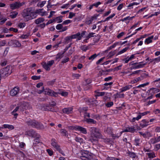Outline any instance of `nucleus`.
<instances>
[{
  "label": "nucleus",
  "mask_w": 160,
  "mask_h": 160,
  "mask_svg": "<svg viewBox=\"0 0 160 160\" xmlns=\"http://www.w3.org/2000/svg\"><path fill=\"white\" fill-rule=\"evenodd\" d=\"M80 48L84 52L86 51L88 49V47L86 45L82 46L80 47Z\"/></svg>",
  "instance_id": "48"
},
{
  "label": "nucleus",
  "mask_w": 160,
  "mask_h": 160,
  "mask_svg": "<svg viewBox=\"0 0 160 160\" xmlns=\"http://www.w3.org/2000/svg\"><path fill=\"white\" fill-rule=\"evenodd\" d=\"M56 28L58 30H61V32H64L68 29V28L67 26L63 27L62 24H59L56 26Z\"/></svg>",
  "instance_id": "15"
},
{
  "label": "nucleus",
  "mask_w": 160,
  "mask_h": 160,
  "mask_svg": "<svg viewBox=\"0 0 160 160\" xmlns=\"http://www.w3.org/2000/svg\"><path fill=\"white\" fill-rule=\"evenodd\" d=\"M72 76L74 78H78L80 76V75L78 74L73 73L72 74Z\"/></svg>",
  "instance_id": "59"
},
{
  "label": "nucleus",
  "mask_w": 160,
  "mask_h": 160,
  "mask_svg": "<svg viewBox=\"0 0 160 160\" xmlns=\"http://www.w3.org/2000/svg\"><path fill=\"white\" fill-rule=\"evenodd\" d=\"M26 134L29 136L33 137L35 138H39L40 137L39 135L36 133L32 130H31L27 131L26 132Z\"/></svg>",
  "instance_id": "11"
},
{
  "label": "nucleus",
  "mask_w": 160,
  "mask_h": 160,
  "mask_svg": "<svg viewBox=\"0 0 160 160\" xmlns=\"http://www.w3.org/2000/svg\"><path fill=\"white\" fill-rule=\"evenodd\" d=\"M63 54V53H58L56 56V59H60L62 58V55Z\"/></svg>",
  "instance_id": "50"
},
{
  "label": "nucleus",
  "mask_w": 160,
  "mask_h": 160,
  "mask_svg": "<svg viewBox=\"0 0 160 160\" xmlns=\"http://www.w3.org/2000/svg\"><path fill=\"white\" fill-rule=\"evenodd\" d=\"M46 1H45L39 2L38 4V6L42 8L43 7L44 5L46 3Z\"/></svg>",
  "instance_id": "38"
},
{
  "label": "nucleus",
  "mask_w": 160,
  "mask_h": 160,
  "mask_svg": "<svg viewBox=\"0 0 160 160\" xmlns=\"http://www.w3.org/2000/svg\"><path fill=\"white\" fill-rule=\"evenodd\" d=\"M134 131H135V129L134 127H128L124 130L123 131L121 132H120V135L122 134V133L123 132H134Z\"/></svg>",
  "instance_id": "19"
},
{
  "label": "nucleus",
  "mask_w": 160,
  "mask_h": 160,
  "mask_svg": "<svg viewBox=\"0 0 160 160\" xmlns=\"http://www.w3.org/2000/svg\"><path fill=\"white\" fill-rule=\"evenodd\" d=\"M112 129L111 127L108 128L105 130V132L108 134H111L112 132Z\"/></svg>",
  "instance_id": "52"
},
{
  "label": "nucleus",
  "mask_w": 160,
  "mask_h": 160,
  "mask_svg": "<svg viewBox=\"0 0 160 160\" xmlns=\"http://www.w3.org/2000/svg\"><path fill=\"white\" fill-rule=\"evenodd\" d=\"M62 90L59 89L57 91V92H55L54 91L53 96L56 97V95L58 94H61V92H62Z\"/></svg>",
  "instance_id": "51"
},
{
  "label": "nucleus",
  "mask_w": 160,
  "mask_h": 160,
  "mask_svg": "<svg viewBox=\"0 0 160 160\" xmlns=\"http://www.w3.org/2000/svg\"><path fill=\"white\" fill-rule=\"evenodd\" d=\"M154 38L153 36H151L146 38L145 40V43L146 44H148L152 42V39Z\"/></svg>",
  "instance_id": "21"
},
{
  "label": "nucleus",
  "mask_w": 160,
  "mask_h": 160,
  "mask_svg": "<svg viewBox=\"0 0 160 160\" xmlns=\"http://www.w3.org/2000/svg\"><path fill=\"white\" fill-rule=\"evenodd\" d=\"M41 109L42 110H49L50 111H53L52 110H51V108H50L49 105L47 104H43L41 105Z\"/></svg>",
  "instance_id": "22"
},
{
  "label": "nucleus",
  "mask_w": 160,
  "mask_h": 160,
  "mask_svg": "<svg viewBox=\"0 0 160 160\" xmlns=\"http://www.w3.org/2000/svg\"><path fill=\"white\" fill-rule=\"evenodd\" d=\"M140 143V140L138 138H136L135 139V144L136 146H138Z\"/></svg>",
  "instance_id": "62"
},
{
  "label": "nucleus",
  "mask_w": 160,
  "mask_h": 160,
  "mask_svg": "<svg viewBox=\"0 0 160 160\" xmlns=\"http://www.w3.org/2000/svg\"><path fill=\"white\" fill-rule=\"evenodd\" d=\"M68 94V93L66 91H63L62 90V92H61V95L63 96L66 97L67 96Z\"/></svg>",
  "instance_id": "57"
},
{
  "label": "nucleus",
  "mask_w": 160,
  "mask_h": 160,
  "mask_svg": "<svg viewBox=\"0 0 160 160\" xmlns=\"http://www.w3.org/2000/svg\"><path fill=\"white\" fill-rule=\"evenodd\" d=\"M115 13H113L112 15H110L109 17H107L105 20H104L103 22H105L106 21H109L110 19L112 18L115 16Z\"/></svg>",
  "instance_id": "44"
},
{
  "label": "nucleus",
  "mask_w": 160,
  "mask_h": 160,
  "mask_svg": "<svg viewBox=\"0 0 160 160\" xmlns=\"http://www.w3.org/2000/svg\"><path fill=\"white\" fill-rule=\"evenodd\" d=\"M73 39H77V41L81 40V37L80 36V33L78 32L75 34L72 35Z\"/></svg>",
  "instance_id": "23"
},
{
  "label": "nucleus",
  "mask_w": 160,
  "mask_h": 160,
  "mask_svg": "<svg viewBox=\"0 0 160 160\" xmlns=\"http://www.w3.org/2000/svg\"><path fill=\"white\" fill-rule=\"evenodd\" d=\"M154 148L155 150L158 151L160 149V143L154 145Z\"/></svg>",
  "instance_id": "55"
},
{
  "label": "nucleus",
  "mask_w": 160,
  "mask_h": 160,
  "mask_svg": "<svg viewBox=\"0 0 160 160\" xmlns=\"http://www.w3.org/2000/svg\"><path fill=\"white\" fill-rule=\"evenodd\" d=\"M75 139L76 142H78L80 143H82L83 142V139L80 137H76Z\"/></svg>",
  "instance_id": "47"
},
{
  "label": "nucleus",
  "mask_w": 160,
  "mask_h": 160,
  "mask_svg": "<svg viewBox=\"0 0 160 160\" xmlns=\"http://www.w3.org/2000/svg\"><path fill=\"white\" fill-rule=\"evenodd\" d=\"M26 122L28 125L32 127L41 129L44 128L42 124L39 123L34 120H29L27 121Z\"/></svg>",
  "instance_id": "4"
},
{
  "label": "nucleus",
  "mask_w": 160,
  "mask_h": 160,
  "mask_svg": "<svg viewBox=\"0 0 160 160\" xmlns=\"http://www.w3.org/2000/svg\"><path fill=\"white\" fill-rule=\"evenodd\" d=\"M132 87V85H127L120 89L121 90V92H123L127 90H129Z\"/></svg>",
  "instance_id": "25"
},
{
  "label": "nucleus",
  "mask_w": 160,
  "mask_h": 160,
  "mask_svg": "<svg viewBox=\"0 0 160 160\" xmlns=\"http://www.w3.org/2000/svg\"><path fill=\"white\" fill-rule=\"evenodd\" d=\"M18 110H19V107L18 106L12 112V114L14 116L15 118H16L18 115V114L16 113L15 112Z\"/></svg>",
  "instance_id": "34"
},
{
  "label": "nucleus",
  "mask_w": 160,
  "mask_h": 160,
  "mask_svg": "<svg viewBox=\"0 0 160 160\" xmlns=\"http://www.w3.org/2000/svg\"><path fill=\"white\" fill-rule=\"evenodd\" d=\"M90 117L96 119L97 120L99 119H100V117L98 115H95L93 114H91Z\"/></svg>",
  "instance_id": "46"
},
{
  "label": "nucleus",
  "mask_w": 160,
  "mask_h": 160,
  "mask_svg": "<svg viewBox=\"0 0 160 160\" xmlns=\"http://www.w3.org/2000/svg\"><path fill=\"white\" fill-rule=\"evenodd\" d=\"M147 155L149 158H153L156 157V156L154 153V152H150L147 153Z\"/></svg>",
  "instance_id": "41"
},
{
  "label": "nucleus",
  "mask_w": 160,
  "mask_h": 160,
  "mask_svg": "<svg viewBox=\"0 0 160 160\" xmlns=\"http://www.w3.org/2000/svg\"><path fill=\"white\" fill-rule=\"evenodd\" d=\"M89 131L91 133V136L89 139L92 142H94L97 141V139L101 137V134L99 130L95 127H91Z\"/></svg>",
  "instance_id": "1"
},
{
  "label": "nucleus",
  "mask_w": 160,
  "mask_h": 160,
  "mask_svg": "<svg viewBox=\"0 0 160 160\" xmlns=\"http://www.w3.org/2000/svg\"><path fill=\"white\" fill-rule=\"evenodd\" d=\"M120 42H115L114 43H113V44H112V45L110 46L108 48V50H110L111 49H112L114 48L116 46L120 45Z\"/></svg>",
  "instance_id": "29"
},
{
  "label": "nucleus",
  "mask_w": 160,
  "mask_h": 160,
  "mask_svg": "<svg viewBox=\"0 0 160 160\" xmlns=\"http://www.w3.org/2000/svg\"><path fill=\"white\" fill-rule=\"evenodd\" d=\"M98 16L94 15L92 17L90 20L86 21V23L88 25H89L91 24L93 20L94 19H96Z\"/></svg>",
  "instance_id": "31"
},
{
  "label": "nucleus",
  "mask_w": 160,
  "mask_h": 160,
  "mask_svg": "<svg viewBox=\"0 0 160 160\" xmlns=\"http://www.w3.org/2000/svg\"><path fill=\"white\" fill-rule=\"evenodd\" d=\"M51 145L52 147L55 150L58 151L63 156H65V154L63 151L60 148V146L58 144L56 140L54 139L51 140Z\"/></svg>",
  "instance_id": "5"
},
{
  "label": "nucleus",
  "mask_w": 160,
  "mask_h": 160,
  "mask_svg": "<svg viewBox=\"0 0 160 160\" xmlns=\"http://www.w3.org/2000/svg\"><path fill=\"white\" fill-rule=\"evenodd\" d=\"M59 133L62 136H68V132L66 130L63 129H60Z\"/></svg>",
  "instance_id": "24"
},
{
  "label": "nucleus",
  "mask_w": 160,
  "mask_h": 160,
  "mask_svg": "<svg viewBox=\"0 0 160 160\" xmlns=\"http://www.w3.org/2000/svg\"><path fill=\"white\" fill-rule=\"evenodd\" d=\"M18 106L19 107V110L23 111L25 109L29 108V104L28 102H23L18 104Z\"/></svg>",
  "instance_id": "7"
},
{
  "label": "nucleus",
  "mask_w": 160,
  "mask_h": 160,
  "mask_svg": "<svg viewBox=\"0 0 160 160\" xmlns=\"http://www.w3.org/2000/svg\"><path fill=\"white\" fill-rule=\"evenodd\" d=\"M7 61L5 60H2L1 61L0 65L1 66H4L6 65Z\"/></svg>",
  "instance_id": "64"
},
{
  "label": "nucleus",
  "mask_w": 160,
  "mask_h": 160,
  "mask_svg": "<svg viewBox=\"0 0 160 160\" xmlns=\"http://www.w3.org/2000/svg\"><path fill=\"white\" fill-rule=\"evenodd\" d=\"M158 141L156 138H153L151 139L149 141V143L150 144H154L158 142Z\"/></svg>",
  "instance_id": "37"
},
{
  "label": "nucleus",
  "mask_w": 160,
  "mask_h": 160,
  "mask_svg": "<svg viewBox=\"0 0 160 160\" xmlns=\"http://www.w3.org/2000/svg\"><path fill=\"white\" fill-rule=\"evenodd\" d=\"M62 16H60L56 17L55 19H54V22H57V23H59L62 22Z\"/></svg>",
  "instance_id": "33"
},
{
  "label": "nucleus",
  "mask_w": 160,
  "mask_h": 160,
  "mask_svg": "<svg viewBox=\"0 0 160 160\" xmlns=\"http://www.w3.org/2000/svg\"><path fill=\"white\" fill-rule=\"evenodd\" d=\"M115 98H123L124 97V94H120L119 93H117L114 95Z\"/></svg>",
  "instance_id": "39"
},
{
  "label": "nucleus",
  "mask_w": 160,
  "mask_h": 160,
  "mask_svg": "<svg viewBox=\"0 0 160 160\" xmlns=\"http://www.w3.org/2000/svg\"><path fill=\"white\" fill-rule=\"evenodd\" d=\"M36 139H35L33 142V144L35 146L38 144H39L40 142L39 140L38 139V138H36Z\"/></svg>",
  "instance_id": "56"
},
{
  "label": "nucleus",
  "mask_w": 160,
  "mask_h": 160,
  "mask_svg": "<svg viewBox=\"0 0 160 160\" xmlns=\"http://www.w3.org/2000/svg\"><path fill=\"white\" fill-rule=\"evenodd\" d=\"M72 128L73 130L79 131L83 134H86L87 133L86 129L80 126H74L72 127Z\"/></svg>",
  "instance_id": "12"
},
{
  "label": "nucleus",
  "mask_w": 160,
  "mask_h": 160,
  "mask_svg": "<svg viewBox=\"0 0 160 160\" xmlns=\"http://www.w3.org/2000/svg\"><path fill=\"white\" fill-rule=\"evenodd\" d=\"M88 110L87 107L80 108L79 109L80 112L83 113L87 111Z\"/></svg>",
  "instance_id": "43"
},
{
  "label": "nucleus",
  "mask_w": 160,
  "mask_h": 160,
  "mask_svg": "<svg viewBox=\"0 0 160 160\" xmlns=\"http://www.w3.org/2000/svg\"><path fill=\"white\" fill-rule=\"evenodd\" d=\"M84 121H86L88 123L95 124L96 122L95 121L91 118H85Z\"/></svg>",
  "instance_id": "27"
},
{
  "label": "nucleus",
  "mask_w": 160,
  "mask_h": 160,
  "mask_svg": "<svg viewBox=\"0 0 160 160\" xmlns=\"http://www.w3.org/2000/svg\"><path fill=\"white\" fill-rule=\"evenodd\" d=\"M1 72L2 77L8 76L12 72V67L10 66H7L6 68L1 70Z\"/></svg>",
  "instance_id": "6"
},
{
  "label": "nucleus",
  "mask_w": 160,
  "mask_h": 160,
  "mask_svg": "<svg viewBox=\"0 0 160 160\" xmlns=\"http://www.w3.org/2000/svg\"><path fill=\"white\" fill-rule=\"evenodd\" d=\"M25 26L26 23L24 22H20L18 25V27L20 28H23Z\"/></svg>",
  "instance_id": "42"
},
{
  "label": "nucleus",
  "mask_w": 160,
  "mask_h": 160,
  "mask_svg": "<svg viewBox=\"0 0 160 160\" xmlns=\"http://www.w3.org/2000/svg\"><path fill=\"white\" fill-rule=\"evenodd\" d=\"M22 15L25 20L27 21L32 19L35 18L36 16H35V12H32L29 8L24 10Z\"/></svg>",
  "instance_id": "2"
},
{
  "label": "nucleus",
  "mask_w": 160,
  "mask_h": 160,
  "mask_svg": "<svg viewBox=\"0 0 160 160\" xmlns=\"http://www.w3.org/2000/svg\"><path fill=\"white\" fill-rule=\"evenodd\" d=\"M43 9H40L36 10L35 12V16L36 14H38L41 16H46L47 15V13L46 11H43Z\"/></svg>",
  "instance_id": "14"
},
{
  "label": "nucleus",
  "mask_w": 160,
  "mask_h": 160,
  "mask_svg": "<svg viewBox=\"0 0 160 160\" xmlns=\"http://www.w3.org/2000/svg\"><path fill=\"white\" fill-rule=\"evenodd\" d=\"M8 44L9 46L14 47H19L21 46L20 43L17 40H11L8 42Z\"/></svg>",
  "instance_id": "13"
},
{
  "label": "nucleus",
  "mask_w": 160,
  "mask_h": 160,
  "mask_svg": "<svg viewBox=\"0 0 160 160\" xmlns=\"http://www.w3.org/2000/svg\"><path fill=\"white\" fill-rule=\"evenodd\" d=\"M30 36V34L29 33H27L25 34H23L21 36V38L22 39H26L28 38V37Z\"/></svg>",
  "instance_id": "45"
},
{
  "label": "nucleus",
  "mask_w": 160,
  "mask_h": 160,
  "mask_svg": "<svg viewBox=\"0 0 160 160\" xmlns=\"http://www.w3.org/2000/svg\"><path fill=\"white\" fill-rule=\"evenodd\" d=\"M73 109L72 107L65 108L62 109V111L63 113L67 114L72 113L73 112Z\"/></svg>",
  "instance_id": "16"
},
{
  "label": "nucleus",
  "mask_w": 160,
  "mask_h": 160,
  "mask_svg": "<svg viewBox=\"0 0 160 160\" xmlns=\"http://www.w3.org/2000/svg\"><path fill=\"white\" fill-rule=\"evenodd\" d=\"M3 128H8L10 130L13 129L14 128V127L12 125L7 124H4L3 125Z\"/></svg>",
  "instance_id": "30"
},
{
  "label": "nucleus",
  "mask_w": 160,
  "mask_h": 160,
  "mask_svg": "<svg viewBox=\"0 0 160 160\" xmlns=\"http://www.w3.org/2000/svg\"><path fill=\"white\" fill-rule=\"evenodd\" d=\"M129 49V47H125L121 50L119 51L117 55H120L124 53L125 52H126L127 50H128Z\"/></svg>",
  "instance_id": "32"
},
{
  "label": "nucleus",
  "mask_w": 160,
  "mask_h": 160,
  "mask_svg": "<svg viewBox=\"0 0 160 160\" xmlns=\"http://www.w3.org/2000/svg\"><path fill=\"white\" fill-rule=\"evenodd\" d=\"M114 54L115 52L114 51H112L109 52L108 56L109 58H111Z\"/></svg>",
  "instance_id": "61"
},
{
  "label": "nucleus",
  "mask_w": 160,
  "mask_h": 160,
  "mask_svg": "<svg viewBox=\"0 0 160 160\" xmlns=\"http://www.w3.org/2000/svg\"><path fill=\"white\" fill-rule=\"evenodd\" d=\"M97 56L98 55L96 54H94L89 57L88 59L90 60H93L94 59L96 58Z\"/></svg>",
  "instance_id": "53"
},
{
  "label": "nucleus",
  "mask_w": 160,
  "mask_h": 160,
  "mask_svg": "<svg viewBox=\"0 0 160 160\" xmlns=\"http://www.w3.org/2000/svg\"><path fill=\"white\" fill-rule=\"evenodd\" d=\"M149 113V111H146L142 113L140 112L139 113L138 115V118H137V119H140L142 117L147 115Z\"/></svg>",
  "instance_id": "28"
},
{
  "label": "nucleus",
  "mask_w": 160,
  "mask_h": 160,
  "mask_svg": "<svg viewBox=\"0 0 160 160\" xmlns=\"http://www.w3.org/2000/svg\"><path fill=\"white\" fill-rule=\"evenodd\" d=\"M24 4V2L20 3L18 2H16L15 3L10 4V7L11 9H18Z\"/></svg>",
  "instance_id": "10"
},
{
  "label": "nucleus",
  "mask_w": 160,
  "mask_h": 160,
  "mask_svg": "<svg viewBox=\"0 0 160 160\" xmlns=\"http://www.w3.org/2000/svg\"><path fill=\"white\" fill-rule=\"evenodd\" d=\"M130 64L132 65L131 67V69H136L141 68L146 65V63H143L142 62L135 63H132V62H131L130 63Z\"/></svg>",
  "instance_id": "9"
},
{
  "label": "nucleus",
  "mask_w": 160,
  "mask_h": 160,
  "mask_svg": "<svg viewBox=\"0 0 160 160\" xmlns=\"http://www.w3.org/2000/svg\"><path fill=\"white\" fill-rule=\"evenodd\" d=\"M54 61L53 60L49 61L47 63L44 62L42 64L43 68L46 70L49 71L50 70V68L53 64Z\"/></svg>",
  "instance_id": "8"
},
{
  "label": "nucleus",
  "mask_w": 160,
  "mask_h": 160,
  "mask_svg": "<svg viewBox=\"0 0 160 160\" xmlns=\"http://www.w3.org/2000/svg\"><path fill=\"white\" fill-rule=\"evenodd\" d=\"M19 91V88L18 87H15L12 89L10 91V94L12 96L16 95Z\"/></svg>",
  "instance_id": "17"
},
{
  "label": "nucleus",
  "mask_w": 160,
  "mask_h": 160,
  "mask_svg": "<svg viewBox=\"0 0 160 160\" xmlns=\"http://www.w3.org/2000/svg\"><path fill=\"white\" fill-rule=\"evenodd\" d=\"M44 21V19L43 18H38L35 21V23L36 24H39L41 22H43Z\"/></svg>",
  "instance_id": "35"
},
{
  "label": "nucleus",
  "mask_w": 160,
  "mask_h": 160,
  "mask_svg": "<svg viewBox=\"0 0 160 160\" xmlns=\"http://www.w3.org/2000/svg\"><path fill=\"white\" fill-rule=\"evenodd\" d=\"M105 94L104 92H99L97 93V96H104Z\"/></svg>",
  "instance_id": "63"
},
{
  "label": "nucleus",
  "mask_w": 160,
  "mask_h": 160,
  "mask_svg": "<svg viewBox=\"0 0 160 160\" xmlns=\"http://www.w3.org/2000/svg\"><path fill=\"white\" fill-rule=\"evenodd\" d=\"M18 12H13L11 13H10V16L12 18H15L17 15L18 14Z\"/></svg>",
  "instance_id": "40"
},
{
  "label": "nucleus",
  "mask_w": 160,
  "mask_h": 160,
  "mask_svg": "<svg viewBox=\"0 0 160 160\" xmlns=\"http://www.w3.org/2000/svg\"><path fill=\"white\" fill-rule=\"evenodd\" d=\"M40 76H33L31 77V78L34 80H37L40 79Z\"/></svg>",
  "instance_id": "58"
},
{
  "label": "nucleus",
  "mask_w": 160,
  "mask_h": 160,
  "mask_svg": "<svg viewBox=\"0 0 160 160\" xmlns=\"http://www.w3.org/2000/svg\"><path fill=\"white\" fill-rule=\"evenodd\" d=\"M45 94L51 96H53L54 91L49 88L44 89Z\"/></svg>",
  "instance_id": "20"
},
{
  "label": "nucleus",
  "mask_w": 160,
  "mask_h": 160,
  "mask_svg": "<svg viewBox=\"0 0 160 160\" xmlns=\"http://www.w3.org/2000/svg\"><path fill=\"white\" fill-rule=\"evenodd\" d=\"M71 22V21L70 20H67L63 22L62 24L63 25H67L69 23H70Z\"/></svg>",
  "instance_id": "60"
},
{
  "label": "nucleus",
  "mask_w": 160,
  "mask_h": 160,
  "mask_svg": "<svg viewBox=\"0 0 160 160\" xmlns=\"http://www.w3.org/2000/svg\"><path fill=\"white\" fill-rule=\"evenodd\" d=\"M142 80V78H141V77H138L131 81L130 83L132 84H133L137 83L138 81L141 80Z\"/></svg>",
  "instance_id": "36"
},
{
  "label": "nucleus",
  "mask_w": 160,
  "mask_h": 160,
  "mask_svg": "<svg viewBox=\"0 0 160 160\" xmlns=\"http://www.w3.org/2000/svg\"><path fill=\"white\" fill-rule=\"evenodd\" d=\"M134 18V16L130 17V16L124 18L121 20V21L123 22H125L126 24H128L129 22V21L131 20L133 18Z\"/></svg>",
  "instance_id": "18"
},
{
  "label": "nucleus",
  "mask_w": 160,
  "mask_h": 160,
  "mask_svg": "<svg viewBox=\"0 0 160 160\" xmlns=\"http://www.w3.org/2000/svg\"><path fill=\"white\" fill-rule=\"evenodd\" d=\"M148 123V122L145 119H143L140 125L142 128L145 127L149 125Z\"/></svg>",
  "instance_id": "26"
},
{
  "label": "nucleus",
  "mask_w": 160,
  "mask_h": 160,
  "mask_svg": "<svg viewBox=\"0 0 160 160\" xmlns=\"http://www.w3.org/2000/svg\"><path fill=\"white\" fill-rule=\"evenodd\" d=\"M81 153L80 157L82 160H96L94 155L87 151H82Z\"/></svg>",
  "instance_id": "3"
},
{
  "label": "nucleus",
  "mask_w": 160,
  "mask_h": 160,
  "mask_svg": "<svg viewBox=\"0 0 160 160\" xmlns=\"http://www.w3.org/2000/svg\"><path fill=\"white\" fill-rule=\"evenodd\" d=\"M129 155L130 157L132 158H135L136 157V155L133 152H130L129 153Z\"/></svg>",
  "instance_id": "54"
},
{
  "label": "nucleus",
  "mask_w": 160,
  "mask_h": 160,
  "mask_svg": "<svg viewBox=\"0 0 160 160\" xmlns=\"http://www.w3.org/2000/svg\"><path fill=\"white\" fill-rule=\"evenodd\" d=\"M95 34V33L93 32H90L89 33L88 36L86 37V38H87V39H88L89 38L93 37H94V35Z\"/></svg>",
  "instance_id": "49"
}]
</instances>
